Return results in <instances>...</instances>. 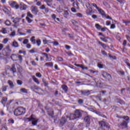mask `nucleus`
Returning <instances> with one entry per match:
<instances>
[{"mask_svg":"<svg viewBox=\"0 0 130 130\" xmlns=\"http://www.w3.org/2000/svg\"><path fill=\"white\" fill-rule=\"evenodd\" d=\"M82 112L80 110H75L74 114H71L70 116H67V118L70 120H74L77 118H80L82 116Z\"/></svg>","mask_w":130,"mask_h":130,"instance_id":"1","label":"nucleus"},{"mask_svg":"<svg viewBox=\"0 0 130 130\" xmlns=\"http://www.w3.org/2000/svg\"><path fill=\"white\" fill-rule=\"evenodd\" d=\"M25 108L22 107H18L14 111V115H15L16 116H18L20 115H22V114H25Z\"/></svg>","mask_w":130,"mask_h":130,"instance_id":"2","label":"nucleus"},{"mask_svg":"<svg viewBox=\"0 0 130 130\" xmlns=\"http://www.w3.org/2000/svg\"><path fill=\"white\" fill-rule=\"evenodd\" d=\"M101 74L104 79H106V80H108V81H111L112 77H111V75L105 71H102Z\"/></svg>","mask_w":130,"mask_h":130,"instance_id":"3","label":"nucleus"},{"mask_svg":"<svg viewBox=\"0 0 130 130\" xmlns=\"http://www.w3.org/2000/svg\"><path fill=\"white\" fill-rule=\"evenodd\" d=\"M9 4L11 8H14L15 10H18L20 8V6L15 1H11L9 3Z\"/></svg>","mask_w":130,"mask_h":130,"instance_id":"4","label":"nucleus"},{"mask_svg":"<svg viewBox=\"0 0 130 130\" xmlns=\"http://www.w3.org/2000/svg\"><path fill=\"white\" fill-rule=\"evenodd\" d=\"M28 121H31V124L33 125H37V122H38V119L33 117L32 116L27 118Z\"/></svg>","mask_w":130,"mask_h":130,"instance_id":"5","label":"nucleus"},{"mask_svg":"<svg viewBox=\"0 0 130 130\" xmlns=\"http://www.w3.org/2000/svg\"><path fill=\"white\" fill-rule=\"evenodd\" d=\"M86 6L87 8V10H86L87 15H92L93 10L92 9V8L90 7V3H88Z\"/></svg>","mask_w":130,"mask_h":130,"instance_id":"6","label":"nucleus"},{"mask_svg":"<svg viewBox=\"0 0 130 130\" xmlns=\"http://www.w3.org/2000/svg\"><path fill=\"white\" fill-rule=\"evenodd\" d=\"M127 123H128V122L123 120L120 124H118V126L119 127H122V128H126Z\"/></svg>","mask_w":130,"mask_h":130,"instance_id":"7","label":"nucleus"},{"mask_svg":"<svg viewBox=\"0 0 130 130\" xmlns=\"http://www.w3.org/2000/svg\"><path fill=\"white\" fill-rule=\"evenodd\" d=\"M84 121L86 124V126H90V120L89 116H86L84 118Z\"/></svg>","mask_w":130,"mask_h":130,"instance_id":"8","label":"nucleus"},{"mask_svg":"<svg viewBox=\"0 0 130 130\" xmlns=\"http://www.w3.org/2000/svg\"><path fill=\"white\" fill-rule=\"evenodd\" d=\"M67 118L64 117H62L61 119L60 120V126H63V124L67 122Z\"/></svg>","mask_w":130,"mask_h":130,"instance_id":"9","label":"nucleus"},{"mask_svg":"<svg viewBox=\"0 0 130 130\" xmlns=\"http://www.w3.org/2000/svg\"><path fill=\"white\" fill-rule=\"evenodd\" d=\"M63 15L64 17L66 18V19H68V20H69V19L71 18V15H70V13L67 10L64 11Z\"/></svg>","mask_w":130,"mask_h":130,"instance_id":"10","label":"nucleus"},{"mask_svg":"<svg viewBox=\"0 0 130 130\" xmlns=\"http://www.w3.org/2000/svg\"><path fill=\"white\" fill-rule=\"evenodd\" d=\"M31 12L32 14H34V15H35V16H36V15H37V13H39V10H38V7H37V6L34 7L33 8L31 9Z\"/></svg>","mask_w":130,"mask_h":130,"instance_id":"11","label":"nucleus"},{"mask_svg":"<svg viewBox=\"0 0 130 130\" xmlns=\"http://www.w3.org/2000/svg\"><path fill=\"white\" fill-rule=\"evenodd\" d=\"M98 12H99L101 15H102L103 18H104L105 17H106V15L105 14V12H104V10H103L101 8H99L98 10Z\"/></svg>","mask_w":130,"mask_h":130,"instance_id":"12","label":"nucleus"},{"mask_svg":"<svg viewBox=\"0 0 130 130\" xmlns=\"http://www.w3.org/2000/svg\"><path fill=\"white\" fill-rule=\"evenodd\" d=\"M20 6V9L21 11L26 10L27 9V5L24 4L23 3H21Z\"/></svg>","mask_w":130,"mask_h":130,"instance_id":"13","label":"nucleus"},{"mask_svg":"<svg viewBox=\"0 0 130 130\" xmlns=\"http://www.w3.org/2000/svg\"><path fill=\"white\" fill-rule=\"evenodd\" d=\"M7 101H8V98H7V96L2 98L1 103L4 105V107L6 106L5 104L7 103Z\"/></svg>","mask_w":130,"mask_h":130,"instance_id":"14","label":"nucleus"},{"mask_svg":"<svg viewBox=\"0 0 130 130\" xmlns=\"http://www.w3.org/2000/svg\"><path fill=\"white\" fill-rule=\"evenodd\" d=\"M11 72H12L13 74H15V73H17V69L16 68V65L13 64L12 65V67L10 69Z\"/></svg>","mask_w":130,"mask_h":130,"instance_id":"15","label":"nucleus"},{"mask_svg":"<svg viewBox=\"0 0 130 130\" xmlns=\"http://www.w3.org/2000/svg\"><path fill=\"white\" fill-rule=\"evenodd\" d=\"M10 58H11V59H12V60H13L14 61H16V60H18V55H16V54H12Z\"/></svg>","mask_w":130,"mask_h":130,"instance_id":"16","label":"nucleus"},{"mask_svg":"<svg viewBox=\"0 0 130 130\" xmlns=\"http://www.w3.org/2000/svg\"><path fill=\"white\" fill-rule=\"evenodd\" d=\"M61 88H62V90H63L65 93H67L68 92L69 88L68 87V86H67L66 85H62Z\"/></svg>","mask_w":130,"mask_h":130,"instance_id":"17","label":"nucleus"},{"mask_svg":"<svg viewBox=\"0 0 130 130\" xmlns=\"http://www.w3.org/2000/svg\"><path fill=\"white\" fill-rule=\"evenodd\" d=\"M82 95H84L85 96H89L90 95V90H87L86 91H81Z\"/></svg>","mask_w":130,"mask_h":130,"instance_id":"18","label":"nucleus"},{"mask_svg":"<svg viewBox=\"0 0 130 130\" xmlns=\"http://www.w3.org/2000/svg\"><path fill=\"white\" fill-rule=\"evenodd\" d=\"M93 112L95 113V114H98V115H99L100 116H102V117H106L105 115L102 114V113L97 111H94Z\"/></svg>","mask_w":130,"mask_h":130,"instance_id":"19","label":"nucleus"},{"mask_svg":"<svg viewBox=\"0 0 130 130\" xmlns=\"http://www.w3.org/2000/svg\"><path fill=\"white\" fill-rule=\"evenodd\" d=\"M6 51H8L9 53L12 51V50L10 48V46H7L6 48L4 49V52H6Z\"/></svg>","mask_w":130,"mask_h":130,"instance_id":"20","label":"nucleus"},{"mask_svg":"<svg viewBox=\"0 0 130 130\" xmlns=\"http://www.w3.org/2000/svg\"><path fill=\"white\" fill-rule=\"evenodd\" d=\"M8 84H9V85L11 89L14 88V87L15 86L14 85V83H13V81H12L11 80H8Z\"/></svg>","mask_w":130,"mask_h":130,"instance_id":"21","label":"nucleus"},{"mask_svg":"<svg viewBox=\"0 0 130 130\" xmlns=\"http://www.w3.org/2000/svg\"><path fill=\"white\" fill-rule=\"evenodd\" d=\"M20 91L21 93H25V94H28V89H27L25 88H21L20 90Z\"/></svg>","mask_w":130,"mask_h":130,"instance_id":"22","label":"nucleus"},{"mask_svg":"<svg viewBox=\"0 0 130 130\" xmlns=\"http://www.w3.org/2000/svg\"><path fill=\"white\" fill-rule=\"evenodd\" d=\"M12 46H13V47L18 48L19 47V44L16 41H14L12 43Z\"/></svg>","mask_w":130,"mask_h":130,"instance_id":"23","label":"nucleus"},{"mask_svg":"<svg viewBox=\"0 0 130 130\" xmlns=\"http://www.w3.org/2000/svg\"><path fill=\"white\" fill-rule=\"evenodd\" d=\"M44 67H51L52 68L53 67V63L51 62H47L45 64Z\"/></svg>","mask_w":130,"mask_h":130,"instance_id":"24","label":"nucleus"},{"mask_svg":"<svg viewBox=\"0 0 130 130\" xmlns=\"http://www.w3.org/2000/svg\"><path fill=\"white\" fill-rule=\"evenodd\" d=\"M21 20L20 18H16L13 20V22L15 23V24H17V23H19L20 22V20Z\"/></svg>","mask_w":130,"mask_h":130,"instance_id":"25","label":"nucleus"},{"mask_svg":"<svg viewBox=\"0 0 130 130\" xmlns=\"http://www.w3.org/2000/svg\"><path fill=\"white\" fill-rule=\"evenodd\" d=\"M97 87H99V88H102L103 87V83L101 81H99L96 83Z\"/></svg>","mask_w":130,"mask_h":130,"instance_id":"26","label":"nucleus"},{"mask_svg":"<svg viewBox=\"0 0 130 130\" xmlns=\"http://www.w3.org/2000/svg\"><path fill=\"white\" fill-rule=\"evenodd\" d=\"M8 87H9V86L8 85L3 86L1 88V89L2 90V92H6V91H7V89H8Z\"/></svg>","mask_w":130,"mask_h":130,"instance_id":"27","label":"nucleus"},{"mask_svg":"<svg viewBox=\"0 0 130 130\" xmlns=\"http://www.w3.org/2000/svg\"><path fill=\"white\" fill-rule=\"evenodd\" d=\"M122 22L124 24L126 25V26H127V25H128L130 23L129 20H123Z\"/></svg>","mask_w":130,"mask_h":130,"instance_id":"28","label":"nucleus"},{"mask_svg":"<svg viewBox=\"0 0 130 130\" xmlns=\"http://www.w3.org/2000/svg\"><path fill=\"white\" fill-rule=\"evenodd\" d=\"M32 79L34 81V82H35V83H37L38 85H39V81L38 80V79L36 78V77H35V76H34L32 77Z\"/></svg>","mask_w":130,"mask_h":130,"instance_id":"29","label":"nucleus"},{"mask_svg":"<svg viewBox=\"0 0 130 130\" xmlns=\"http://www.w3.org/2000/svg\"><path fill=\"white\" fill-rule=\"evenodd\" d=\"M99 44H100V45H101V46H102L103 48H104V49H105V48H106L107 46L106 45H105V44H103L102 43V42L99 41Z\"/></svg>","mask_w":130,"mask_h":130,"instance_id":"30","label":"nucleus"},{"mask_svg":"<svg viewBox=\"0 0 130 130\" xmlns=\"http://www.w3.org/2000/svg\"><path fill=\"white\" fill-rule=\"evenodd\" d=\"M95 27L96 28V29H98V30H100L102 28V26H101V25H100L99 24L96 23L95 24Z\"/></svg>","mask_w":130,"mask_h":130,"instance_id":"31","label":"nucleus"},{"mask_svg":"<svg viewBox=\"0 0 130 130\" xmlns=\"http://www.w3.org/2000/svg\"><path fill=\"white\" fill-rule=\"evenodd\" d=\"M103 5H105V7H106V8L110 9V6H109V4H108V3H107V2H103Z\"/></svg>","mask_w":130,"mask_h":130,"instance_id":"32","label":"nucleus"},{"mask_svg":"<svg viewBox=\"0 0 130 130\" xmlns=\"http://www.w3.org/2000/svg\"><path fill=\"white\" fill-rule=\"evenodd\" d=\"M5 24L6 25V26H10L11 25V21L7 20L5 22Z\"/></svg>","mask_w":130,"mask_h":130,"instance_id":"33","label":"nucleus"},{"mask_svg":"<svg viewBox=\"0 0 130 130\" xmlns=\"http://www.w3.org/2000/svg\"><path fill=\"white\" fill-rule=\"evenodd\" d=\"M18 58L20 61H22V60H23V57L21 55H17V59Z\"/></svg>","mask_w":130,"mask_h":130,"instance_id":"34","label":"nucleus"},{"mask_svg":"<svg viewBox=\"0 0 130 130\" xmlns=\"http://www.w3.org/2000/svg\"><path fill=\"white\" fill-rule=\"evenodd\" d=\"M10 36L11 37H14V36H16V32L15 31H12L11 34H10Z\"/></svg>","mask_w":130,"mask_h":130,"instance_id":"35","label":"nucleus"},{"mask_svg":"<svg viewBox=\"0 0 130 130\" xmlns=\"http://www.w3.org/2000/svg\"><path fill=\"white\" fill-rule=\"evenodd\" d=\"M3 53L4 55H6V56H9V52L8 51H6V52H4V50H3Z\"/></svg>","mask_w":130,"mask_h":130,"instance_id":"36","label":"nucleus"},{"mask_svg":"<svg viewBox=\"0 0 130 130\" xmlns=\"http://www.w3.org/2000/svg\"><path fill=\"white\" fill-rule=\"evenodd\" d=\"M28 43H29V40L24 39L23 42V44H28Z\"/></svg>","mask_w":130,"mask_h":130,"instance_id":"37","label":"nucleus"},{"mask_svg":"<svg viewBox=\"0 0 130 130\" xmlns=\"http://www.w3.org/2000/svg\"><path fill=\"white\" fill-rule=\"evenodd\" d=\"M26 20H27L28 23H31V22H32L33 21L32 20V19H30V18H29L28 17H26Z\"/></svg>","mask_w":130,"mask_h":130,"instance_id":"38","label":"nucleus"},{"mask_svg":"<svg viewBox=\"0 0 130 130\" xmlns=\"http://www.w3.org/2000/svg\"><path fill=\"white\" fill-rule=\"evenodd\" d=\"M52 43L54 46H57L59 45V43H58L57 42L55 41V42H52Z\"/></svg>","mask_w":130,"mask_h":130,"instance_id":"39","label":"nucleus"},{"mask_svg":"<svg viewBox=\"0 0 130 130\" xmlns=\"http://www.w3.org/2000/svg\"><path fill=\"white\" fill-rule=\"evenodd\" d=\"M43 83H44L45 87H48V82L43 80Z\"/></svg>","mask_w":130,"mask_h":130,"instance_id":"40","label":"nucleus"},{"mask_svg":"<svg viewBox=\"0 0 130 130\" xmlns=\"http://www.w3.org/2000/svg\"><path fill=\"white\" fill-rule=\"evenodd\" d=\"M42 54L43 55H45V56L46 57L47 59H49V57H48V54L46 53H42Z\"/></svg>","mask_w":130,"mask_h":130,"instance_id":"41","label":"nucleus"},{"mask_svg":"<svg viewBox=\"0 0 130 130\" xmlns=\"http://www.w3.org/2000/svg\"><path fill=\"white\" fill-rule=\"evenodd\" d=\"M37 43V46H39L40 45H41V41L40 40H38L36 41Z\"/></svg>","mask_w":130,"mask_h":130,"instance_id":"42","label":"nucleus"},{"mask_svg":"<svg viewBox=\"0 0 130 130\" xmlns=\"http://www.w3.org/2000/svg\"><path fill=\"white\" fill-rule=\"evenodd\" d=\"M123 119H125L127 122L129 120V117H128V116H123Z\"/></svg>","mask_w":130,"mask_h":130,"instance_id":"43","label":"nucleus"},{"mask_svg":"<svg viewBox=\"0 0 130 130\" xmlns=\"http://www.w3.org/2000/svg\"><path fill=\"white\" fill-rule=\"evenodd\" d=\"M27 16L28 17H29V18H33V15L30 12H27Z\"/></svg>","mask_w":130,"mask_h":130,"instance_id":"44","label":"nucleus"},{"mask_svg":"<svg viewBox=\"0 0 130 130\" xmlns=\"http://www.w3.org/2000/svg\"><path fill=\"white\" fill-rule=\"evenodd\" d=\"M17 83L18 85H20V86L23 84V82L20 80H17Z\"/></svg>","mask_w":130,"mask_h":130,"instance_id":"45","label":"nucleus"},{"mask_svg":"<svg viewBox=\"0 0 130 130\" xmlns=\"http://www.w3.org/2000/svg\"><path fill=\"white\" fill-rule=\"evenodd\" d=\"M8 121L10 123H14L15 122V121L14 119L10 118L8 120Z\"/></svg>","mask_w":130,"mask_h":130,"instance_id":"46","label":"nucleus"},{"mask_svg":"<svg viewBox=\"0 0 130 130\" xmlns=\"http://www.w3.org/2000/svg\"><path fill=\"white\" fill-rule=\"evenodd\" d=\"M78 102L79 104H83V103H84V100L82 99H80L78 101Z\"/></svg>","mask_w":130,"mask_h":130,"instance_id":"47","label":"nucleus"},{"mask_svg":"<svg viewBox=\"0 0 130 130\" xmlns=\"http://www.w3.org/2000/svg\"><path fill=\"white\" fill-rule=\"evenodd\" d=\"M8 41H9V40L7 38L4 39L3 40V43H4V44H7Z\"/></svg>","mask_w":130,"mask_h":130,"instance_id":"48","label":"nucleus"},{"mask_svg":"<svg viewBox=\"0 0 130 130\" xmlns=\"http://www.w3.org/2000/svg\"><path fill=\"white\" fill-rule=\"evenodd\" d=\"M76 16H77V17H83V15L80 13H76Z\"/></svg>","mask_w":130,"mask_h":130,"instance_id":"49","label":"nucleus"},{"mask_svg":"<svg viewBox=\"0 0 130 130\" xmlns=\"http://www.w3.org/2000/svg\"><path fill=\"white\" fill-rule=\"evenodd\" d=\"M36 76H37L38 78H41V77H42V75H41V73H36Z\"/></svg>","mask_w":130,"mask_h":130,"instance_id":"50","label":"nucleus"},{"mask_svg":"<svg viewBox=\"0 0 130 130\" xmlns=\"http://www.w3.org/2000/svg\"><path fill=\"white\" fill-rule=\"evenodd\" d=\"M71 11L73 13H77V10H76V8H71Z\"/></svg>","mask_w":130,"mask_h":130,"instance_id":"51","label":"nucleus"},{"mask_svg":"<svg viewBox=\"0 0 130 130\" xmlns=\"http://www.w3.org/2000/svg\"><path fill=\"white\" fill-rule=\"evenodd\" d=\"M102 54L103 55H104V56H107V53L105 52V51L102 50Z\"/></svg>","mask_w":130,"mask_h":130,"instance_id":"52","label":"nucleus"},{"mask_svg":"<svg viewBox=\"0 0 130 130\" xmlns=\"http://www.w3.org/2000/svg\"><path fill=\"white\" fill-rule=\"evenodd\" d=\"M92 5L93 6V7H94V8H96V9H97V10H98L100 8L99 7H98V6H97V5H96V4H95V3H93L92 4Z\"/></svg>","mask_w":130,"mask_h":130,"instance_id":"53","label":"nucleus"},{"mask_svg":"<svg viewBox=\"0 0 130 130\" xmlns=\"http://www.w3.org/2000/svg\"><path fill=\"white\" fill-rule=\"evenodd\" d=\"M29 52H30V53H35V52H36L35 51V48H33L32 49L29 50Z\"/></svg>","mask_w":130,"mask_h":130,"instance_id":"54","label":"nucleus"},{"mask_svg":"<svg viewBox=\"0 0 130 130\" xmlns=\"http://www.w3.org/2000/svg\"><path fill=\"white\" fill-rule=\"evenodd\" d=\"M44 2H45V3H46V4L47 3H52V0H43Z\"/></svg>","mask_w":130,"mask_h":130,"instance_id":"55","label":"nucleus"},{"mask_svg":"<svg viewBox=\"0 0 130 130\" xmlns=\"http://www.w3.org/2000/svg\"><path fill=\"white\" fill-rule=\"evenodd\" d=\"M57 58L59 61H62V60H63L62 57H57Z\"/></svg>","mask_w":130,"mask_h":130,"instance_id":"56","label":"nucleus"},{"mask_svg":"<svg viewBox=\"0 0 130 130\" xmlns=\"http://www.w3.org/2000/svg\"><path fill=\"white\" fill-rule=\"evenodd\" d=\"M101 40L102 41H104V42H108V40H107L106 39H104V38H101Z\"/></svg>","mask_w":130,"mask_h":130,"instance_id":"57","label":"nucleus"},{"mask_svg":"<svg viewBox=\"0 0 130 130\" xmlns=\"http://www.w3.org/2000/svg\"><path fill=\"white\" fill-rule=\"evenodd\" d=\"M98 66L99 67L100 69H103V65L101 63H98Z\"/></svg>","mask_w":130,"mask_h":130,"instance_id":"58","label":"nucleus"},{"mask_svg":"<svg viewBox=\"0 0 130 130\" xmlns=\"http://www.w3.org/2000/svg\"><path fill=\"white\" fill-rule=\"evenodd\" d=\"M1 130H8V127L7 126H3Z\"/></svg>","mask_w":130,"mask_h":130,"instance_id":"59","label":"nucleus"},{"mask_svg":"<svg viewBox=\"0 0 130 130\" xmlns=\"http://www.w3.org/2000/svg\"><path fill=\"white\" fill-rule=\"evenodd\" d=\"M40 10H45V6H44V5H42L40 7Z\"/></svg>","mask_w":130,"mask_h":130,"instance_id":"60","label":"nucleus"},{"mask_svg":"<svg viewBox=\"0 0 130 130\" xmlns=\"http://www.w3.org/2000/svg\"><path fill=\"white\" fill-rule=\"evenodd\" d=\"M31 63L32 66H37V64L36 63V62H35V61H31Z\"/></svg>","mask_w":130,"mask_h":130,"instance_id":"61","label":"nucleus"},{"mask_svg":"<svg viewBox=\"0 0 130 130\" xmlns=\"http://www.w3.org/2000/svg\"><path fill=\"white\" fill-rule=\"evenodd\" d=\"M126 64L128 67L129 69H130V63L127 62V60L125 61Z\"/></svg>","mask_w":130,"mask_h":130,"instance_id":"62","label":"nucleus"},{"mask_svg":"<svg viewBox=\"0 0 130 130\" xmlns=\"http://www.w3.org/2000/svg\"><path fill=\"white\" fill-rule=\"evenodd\" d=\"M52 18L55 21V19L56 18V15L55 14H52Z\"/></svg>","mask_w":130,"mask_h":130,"instance_id":"63","label":"nucleus"},{"mask_svg":"<svg viewBox=\"0 0 130 130\" xmlns=\"http://www.w3.org/2000/svg\"><path fill=\"white\" fill-rule=\"evenodd\" d=\"M43 42L44 44H47V43H48V41H47V40H43Z\"/></svg>","mask_w":130,"mask_h":130,"instance_id":"64","label":"nucleus"}]
</instances>
